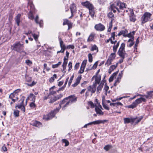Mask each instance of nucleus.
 <instances>
[{
  "instance_id": "49",
  "label": "nucleus",
  "mask_w": 153,
  "mask_h": 153,
  "mask_svg": "<svg viewBox=\"0 0 153 153\" xmlns=\"http://www.w3.org/2000/svg\"><path fill=\"white\" fill-rule=\"evenodd\" d=\"M102 106L103 108L105 109L108 110L109 109V107L106 105L104 104L103 103H102Z\"/></svg>"
},
{
  "instance_id": "34",
  "label": "nucleus",
  "mask_w": 153,
  "mask_h": 153,
  "mask_svg": "<svg viewBox=\"0 0 153 153\" xmlns=\"http://www.w3.org/2000/svg\"><path fill=\"white\" fill-rule=\"evenodd\" d=\"M97 65H98V61H97L96 62H95V63L94 65H93V66H92V68H91L90 69H88V68H87L86 71H88V70H91L92 69H96L97 67Z\"/></svg>"
},
{
  "instance_id": "4",
  "label": "nucleus",
  "mask_w": 153,
  "mask_h": 153,
  "mask_svg": "<svg viewBox=\"0 0 153 153\" xmlns=\"http://www.w3.org/2000/svg\"><path fill=\"white\" fill-rule=\"evenodd\" d=\"M125 44L123 43L121 45V46L118 51V53L121 57H125V51L124 50Z\"/></svg>"
},
{
  "instance_id": "33",
  "label": "nucleus",
  "mask_w": 153,
  "mask_h": 153,
  "mask_svg": "<svg viewBox=\"0 0 153 153\" xmlns=\"http://www.w3.org/2000/svg\"><path fill=\"white\" fill-rule=\"evenodd\" d=\"M108 16L111 19V21H112L114 19V16L113 13L112 12H109L108 14Z\"/></svg>"
},
{
  "instance_id": "15",
  "label": "nucleus",
  "mask_w": 153,
  "mask_h": 153,
  "mask_svg": "<svg viewBox=\"0 0 153 153\" xmlns=\"http://www.w3.org/2000/svg\"><path fill=\"white\" fill-rule=\"evenodd\" d=\"M101 79V77L100 76H97L95 77V83L94 84V87H96V86L97 84H99L100 83Z\"/></svg>"
},
{
  "instance_id": "8",
  "label": "nucleus",
  "mask_w": 153,
  "mask_h": 153,
  "mask_svg": "<svg viewBox=\"0 0 153 153\" xmlns=\"http://www.w3.org/2000/svg\"><path fill=\"white\" fill-rule=\"evenodd\" d=\"M87 62V60H84L83 61L81 66L80 69L79 71V73L82 74L83 73L85 68L86 64Z\"/></svg>"
},
{
  "instance_id": "58",
  "label": "nucleus",
  "mask_w": 153,
  "mask_h": 153,
  "mask_svg": "<svg viewBox=\"0 0 153 153\" xmlns=\"http://www.w3.org/2000/svg\"><path fill=\"white\" fill-rule=\"evenodd\" d=\"M73 78H74V76L73 75L71 77V78L70 79L68 83V85L69 86L71 85V82H72V81L73 79Z\"/></svg>"
},
{
  "instance_id": "50",
  "label": "nucleus",
  "mask_w": 153,
  "mask_h": 153,
  "mask_svg": "<svg viewBox=\"0 0 153 153\" xmlns=\"http://www.w3.org/2000/svg\"><path fill=\"white\" fill-rule=\"evenodd\" d=\"M57 100V97H55L53 98H52L50 100V101L49 102L50 103H52L54 102L56 100Z\"/></svg>"
},
{
  "instance_id": "5",
  "label": "nucleus",
  "mask_w": 153,
  "mask_h": 153,
  "mask_svg": "<svg viewBox=\"0 0 153 153\" xmlns=\"http://www.w3.org/2000/svg\"><path fill=\"white\" fill-rule=\"evenodd\" d=\"M151 16V13L146 12L141 17L142 23L143 24L149 21L150 19V17Z\"/></svg>"
},
{
  "instance_id": "17",
  "label": "nucleus",
  "mask_w": 153,
  "mask_h": 153,
  "mask_svg": "<svg viewBox=\"0 0 153 153\" xmlns=\"http://www.w3.org/2000/svg\"><path fill=\"white\" fill-rule=\"evenodd\" d=\"M32 125L33 126L38 127H40L42 126V124L39 121H33Z\"/></svg>"
},
{
  "instance_id": "18",
  "label": "nucleus",
  "mask_w": 153,
  "mask_h": 153,
  "mask_svg": "<svg viewBox=\"0 0 153 153\" xmlns=\"http://www.w3.org/2000/svg\"><path fill=\"white\" fill-rule=\"evenodd\" d=\"M59 40L61 48L62 50H65L67 48L66 47L65 45L64 44V42L61 39V38H59Z\"/></svg>"
},
{
  "instance_id": "64",
  "label": "nucleus",
  "mask_w": 153,
  "mask_h": 153,
  "mask_svg": "<svg viewBox=\"0 0 153 153\" xmlns=\"http://www.w3.org/2000/svg\"><path fill=\"white\" fill-rule=\"evenodd\" d=\"M35 96L33 95V94L31 93L28 96L27 98L28 99H30L32 98L33 97H34Z\"/></svg>"
},
{
  "instance_id": "23",
  "label": "nucleus",
  "mask_w": 153,
  "mask_h": 153,
  "mask_svg": "<svg viewBox=\"0 0 153 153\" xmlns=\"http://www.w3.org/2000/svg\"><path fill=\"white\" fill-rule=\"evenodd\" d=\"M94 36L95 34L94 33H91L88 39L87 42H89L92 41L94 39Z\"/></svg>"
},
{
  "instance_id": "2",
  "label": "nucleus",
  "mask_w": 153,
  "mask_h": 153,
  "mask_svg": "<svg viewBox=\"0 0 153 153\" xmlns=\"http://www.w3.org/2000/svg\"><path fill=\"white\" fill-rule=\"evenodd\" d=\"M13 50L20 53H24L25 54L27 53L24 50V46L23 44H21L19 42H16L14 43L12 46Z\"/></svg>"
},
{
  "instance_id": "46",
  "label": "nucleus",
  "mask_w": 153,
  "mask_h": 153,
  "mask_svg": "<svg viewBox=\"0 0 153 153\" xmlns=\"http://www.w3.org/2000/svg\"><path fill=\"white\" fill-rule=\"evenodd\" d=\"M25 63L27 65H30L32 64V62L30 60L28 59L25 61Z\"/></svg>"
},
{
  "instance_id": "39",
  "label": "nucleus",
  "mask_w": 153,
  "mask_h": 153,
  "mask_svg": "<svg viewBox=\"0 0 153 153\" xmlns=\"http://www.w3.org/2000/svg\"><path fill=\"white\" fill-rule=\"evenodd\" d=\"M19 111L18 110H16L14 111L13 114L15 117H18L19 116Z\"/></svg>"
},
{
  "instance_id": "57",
  "label": "nucleus",
  "mask_w": 153,
  "mask_h": 153,
  "mask_svg": "<svg viewBox=\"0 0 153 153\" xmlns=\"http://www.w3.org/2000/svg\"><path fill=\"white\" fill-rule=\"evenodd\" d=\"M123 71H122L118 75V77H117L119 78L120 79H121V77L123 76Z\"/></svg>"
},
{
  "instance_id": "16",
  "label": "nucleus",
  "mask_w": 153,
  "mask_h": 153,
  "mask_svg": "<svg viewBox=\"0 0 153 153\" xmlns=\"http://www.w3.org/2000/svg\"><path fill=\"white\" fill-rule=\"evenodd\" d=\"M146 101V100L143 97H140L139 98L137 99L134 102L137 105L138 104L141 103L142 101L145 102Z\"/></svg>"
},
{
  "instance_id": "30",
  "label": "nucleus",
  "mask_w": 153,
  "mask_h": 153,
  "mask_svg": "<svg viewBox=\"0 0 153 153\" xmlns=\"http://www.w3.org/2000/svg\"><path fill=\"white\" fill-rule=\"evenodd\" d=\"M104 85V83H102V82L98 86L97 89V92H98L99 93H100V91Z\"/></svg>"
},
{
  "instance_id": "14",
  "label": "nucleus",
  "mask_w": 153,
  "mask_h": 153,
  "mask_svg": "<svg viewBox=\"0 0 153 153\" xmlns=\"http://www.w3.org/2000/svg\"><path fill=\"white\" fill-rule=\"evenodd\" d=\"M130 14L129 16L130 20L131 21L134 22L135 21V16L134 15L133 11L132 9H130Z\"/></svg>"
},
{
  "instance_id": "43",
  "label": "nucleus",
  "mask_w": 153,
  "mask_h": 153,
  "mask_svg": "<svg viewBox=\"0 0 153 153\" xmlns=\"http://www.w3.org/2000/svg\"><path fill=\"white\" fill-rule=\"evenodd\" d=\"M88 57L89 61L90 62H92L93 60V57L91 54L89 53L88 54Z\"/></svg>"
},
{
  "instance_id": "62",
  "label": "nucleus",
  "mask_w": 153,
  "mask_h": 153,
  "mask_svg": "<svg viewBox=\"0 0 153 153\" xmlns=\"http://www.w3.org/2000/svg\"><path fill=\"white\" fill-rule=\"evenodd\" d=\"M106 0H98V1L100 4H103Z\"/></svg>"
},
{
  "instance_id": "48",
  "label": "nucleus",
  "mask_w": 153,
  "mask_h": 153,
  "mask_svg": "<svg viewBox=\"0 0 153 153\" xmlns=\"http://www.w3.org/2000/svg\"><path fill=\"white\" fill-rule=\"evenodd\" d=\"M32 36L33 38H34V39L36 41H37L38 37V35H37L36 34H33Z\"/></svg>"
},
{
  "instance_id": "11",
  "label": "nucleus",
  "mask_w": 153,
  "mask_h": 153,
  "mask_svg": "<svg viewBox=\"0 0 153 153\" xmlns=\"http://www.w3.org/2000/svg\"><path fill=\"white\" fill-rule=\"evenodd\" d=\"M81 4L88 9H89L90 7L93 6V5L91 4L88 1L82 2Z\"/></svg>"
},
{
  "instance_id": "25",
  "label": "nucleus",
  "mask_w": 153,
  "mask_h": 153,
  "mask_svg": "<svg viewBox=\"0 0 153 153\" xmlns=\"http://www.w3.org/2000/svg\"><path fill=\"white\" fill-rule=\"evenodd\" d=\"M128 32L127 30H122L118 34V35L119 36H120L121 35H123V36L124 37H126L125 36H126V34Z\"/></svg>"
},
{
  "instance_id": "37",
  "label": "nucleus",
  "mask_w": 153,
  "mask_h": 153,
  "mask_svg": "<svg viewBox=\"0 0 153 153\" xmlns=\"http://www.w3.org/2000/svg\"><path fill=\"white\" fill-rule=\"evenodd\" d=\"M115 53L114 52L111 53L109 57V58L110 59L112 60H113L116 57Z\"/></svg>"
},
{
  "instance_id": "35",
  "label": "nucleus",
  "mask_w": 153,
  "mask_h": 153,
  "mask_svg": "<svg viewBox=\"0 0 153 153\" xmlns=\"http://www.w3.org/2000/svg\"><path fill=\"white\" fill-rule=\"evenodd\" d=\"M57 76L55 74H54L53 76L51 77L49 81L50 82H53L54 80V79L56 78Z\"/></svg>"
},
{
  "instance_id": "21",
  "label": "nucleus",
  "mask_w": 153,
  "mask_h": 153,
  "mask_svg": "<svg viewBox=\"0 0 153 153\" xmlns=\"http://www.w3.org/2000/svg\"><path fill=\"white\" fill-rule=\"evenodd\" d=\"M89 14L92 17H93L94 14V10L93 6L90 7L89 9Z\"/></svg>"
},
{
  "instance_id": "55",
  "label": "nucleus",
  "mask_w": 153,
  "mask_h": 153,
  "mask_svg": "<svg viewBox=\"0 0 153 153\" xmlns=\"http://www.w3.org/2000/svg\"><path fill=\"white\" fill-rule=\"evenodd\" d=\"M13 93H11L9 96V98H10L14 102H15V100L13 98Z\"/></svg>"
},
{
  "instance_id": "40",
  "label": "nucleus",
  "mask_w": 153,
  "mask_h": 153,
  "mask_svg": "<svg viewBox=\"0 0 153 153\" xmlns=\"http://www.w3.org/2000/svg\"><path fill=\"white\" fill-rule=\"evenodd\" d=\"M28 15V18L29 19L32 20L34 19V16L33 15L32 13V11L31 10L30 11Z\"/></svg>"
},
{
  "instance_id": "52",
  "label": "nucleus",
  "mask_w": 153,
  "mask_h": 153,
  "mask_svg": "<svg viewBox=\"0 0 153 153\" xmlns=\"http://www.w3.org/2000/svg\"><path fill=\"white\" fill-rule=\"evenodd\" d=\"M36 82H35L34 81H33L31 83V84L27 83V85L28 86L32 87V86H33L34 85H35L36 84Z\"/></svg>"
},
{
  "instance_id": "59",
  "label": "nucleus",
  "mask_w": 153,
  "mask_h": 153,
  "mask_svg": "<svg viewBox=\"0 0 153 153\" xmlns=\"http://www.w3.org/2000/svg\"><path fill=\"white\" fill-rule=\"evenodd\" d=\"M74 45H69L67 47V49L71 48L72 49H74Z\"/></svg>"
},
{
  "instance_id": "26",
  "label": "nucleus",
  "mask_w": 153,
  "mask_h": 153,
  "mask_svg": "<svg viewBox=\"0 0 153 153\" xmlns=\"http://www.w3.org/2000/svg\"><path fill=\"white\" fill-rule=\"evenodd\" d=\"M106 121V120H97L93 121V124L97 125L102 123H104V122Z\"/></svg>"
},
{
  "instance_id": "54",
  "label": "nucleus",
  "mask_w": 153,
  "mask_h": 153,
  "mask_svg": "<svg viewBox=\"0 0 153 153\" xmlns=\"http://www.w3.org/2000/svg\"><path fill=\"white\" fill-rule=\"evenodd\" d=\"M30 107L32 108H34L36 107V105L33 102H32L30 103Z\"/></svg>"
},
{
  "instance_id": "10",
  "label": "nucleus",
  "mask_w": 153,
  "mask_h": 153,
  "mask_svg": "<svg viewBox=\"0 0 153 153\" xmlns=\"http://www.w3.org/2000/svg\"><path fill=\"white\" fill-rule=\"evenodd\" d=\"M137 118H126L124 119V123L125 124L131 122L133 123L135 121V120Z\"/></svg>"
},
{
  "instance_id": "22",
  "label": "nucleus",
  "mask_w": 153,
  "mask_h": 153,
  "mask_svg": "<svg viewBox=\"0 0 153 153\" xmlns=\"http://www.w3.org/2000/svg\"><path fill=\"white\" fill-rule=\"evenodd\" d=\"M147 95H144L143 96L145 97L147 99H150L153 95V91H150L147 92Z\"/></svg>"
},
{
  "instance_id": "27",
  "label": "nucleus",
  "mask_w": 153,
  "mask_h": 153,
  "mask_svg": "<svg viewBox=\"0 0 153 153\" xmlns=\"http://www.w3.org/2000/svg\"><path fill=\"white\" fill-rule=\"evenodd\" d=\"M134 37H133L132 38L129 39L128 40V42H131L128 46V47H131L134 45Z\"/></svg>"
},
{
  "instance_id": "29",
  "label": "nucleus",
  "mask_w": 153,
  "mask_h": 153,
  "mask_svg": "<svg viewBox=\"0 0 153 153\" xmlns=\"http://www.w3.org/2000/svg\"><path fill=\"white\" fill-rule=\"evenodd\" d=\"M117 67V66L114 65L111 66L108 70V73L110 74Z\"/></svg>"
},
{
  "instance_id": "53",
  "label": "nucleus",
  "mask_w": 153,
  "mask_h": 153,
  "mask_svg": "<svg viewBox=\"0 0 153 153\" xmlns=\"http://www.w3.org/2000/svg\"><path fill=\"white\" fill-rule=\"evenodd\" d=\"M81 79V76L78 77L76 79V82L79 84Z\"/></svg>"
},
{
  "instance_id": "6",
  "label": "nucleus",
  "mask_w": 153,
  "mask_h": 153,
  "mask_svg": "<svg viewBox=\"0 0 153 153\" xmlns=\"http://www.w3.org/2000/svg\"><path fill=\"white\" fill-rule=\"evenodd\" d=\"M70 9L71 14V16L69 17V18L73 17L76 12V4L73 3L70 5Z\"/></svg>"
},
{
  "instance_id": "32",
  "label": "nucleus",
  "mask_w": 153,
  "mask_h": 153,
  "mask_svg": "<svg viewBox=\"0 0 153 153\" xmlns=\"http://www.w3.org/2000/svg\"><path fill=\"white\" fill-rule=\"evenodd\" d=\"M119 42H118L116 45H114L113 47V51L114 52L116 53L117 49L119 45Z\"/></svg>"
},
{
  "instance_id": "13",
  "label": "nucleus",
  "mask_w": 153,
  "mask_h": 153,
  "mask_svg": "<svg viewBox=\"0 0 153 153\" xmlns=\"http://www.w3.org/2000/svg\"><path fill=\"white\" fill-rule=\"evenodd\" d=\"M116 5L118 6L119 8L120 9H123L124 8H126V4L123 3L121 2L120 1H117L116 2Z\"/></svg>"
},
{
  "instance_id": "7",
  "label": "nucleus",
  "mask_w": 153,
  "mask_h": 153,
  "mask_svg": "<svg viewBox=\"0 0 153 153\" xmlns=\"http://www.w3.org/2000/svg\"><path fill=\"white\" fill-rule=\"evenodd\" d=\"M24 97H23L19 101H21L20 104L18 105L15 107L16 108H18L19 109H21V110H22L23 112H25V108L23 105L24 100Z\"/></svg>"
},
{
  "instance_id": "60",
  "label": "nucleus",
  "mask_w": 153,
  "mask_h": 153,
  "mask_svg": "<svg viewBox=\"0 0 153 153\" xmlns=\"http://www.w3.org/2000/svg\"><path fill=\"white\" fill-rule=\"evenodd\" d=\"M136 118H137L135 120L137 119V121L136 122H135L136 123H138L143 118L142 117H141L138 118L137 117H136Z\"/></svg>"
},
{
  "instance_id": "19",
  "label": "nucleus",
  "mask_w": 153,
  "mask_h": 153,
  "mask_svg": "<svg viewBox=\"0 0 153 153\" xmlns=\"http://www.w3.org/2000/svg\"><path fill=\"white\" fill-rule=\"evenodd\" d=\"M95 110L97 114L101 115H103V114L104 113L101 111L100 108L96 105L95 106Z\"/></svg>"
},
{
  "instance_id": "9",
  "label": "nucleus",
  "mask_w": 153,
  "mask_h": 153,
  "mask_svg": "<svg viewBox=\"0 0 153 153\" xmlns=\"http://www.w3.org/2000/svg\"><path fill=\"white\" fill-rule=\"evenodd\" d=\"M95 28L97 30L100 31H103L105 29L104 26L101 23L96 25L95 26Z\"/></svg>"
},
{
  "instance_id": "3",
  "label": "nucleus",
  "mask_w": 153,
  "mask_h": 153,
  "mask_svg": "<svg viewBox=\"0 0 153 153\" xmlns=\"http://www.w3.org/2000/svg\"><path fill=\"white\" fill-rule=\"evenodd\" d=\"M59 110V108H56L54 110L51 111L47 115H44L43 116V119L46 120H48L51 119L54 117L55 114L58 112Z\"/></svg>"
},
{
  "instance_id": "42",
  "label": "nucleus",
  "mask_w": 153,
  "mask_h": 153,
  "mask_svg": "<svg viewBox=\"0 0 153 153\" xmlns=\"http://www.w3.org/2000/svg\"><path fill=\"white\" fill-rule=\"evenodd\" d=\"M61 62H59L58 63L55 64L53 65H52V67L53 68H57L59 67V66L61 64Z\"/></svg>"
},
{
  "instance_id": "28",
  "label": "nucleus",
  "mask_w": 153,
  "mask_h": 153,
  "mask_svg": "<svg viewBox=\"0 0 153 153\" xmlns=\"http://www.w3.org/2000/svg\"><path fill=\"white\" fill-rule=\"evenodd\" d=\"M68 59H66L65 57L64 59V61L62 65V67L63 70H65L66 68V65L68 62Z\"/></svg>"
},
{
  "instance_id": "41",
  "label": "nucleus",
  "mask_w": 153,
  "mask_h": 153,
  "mask_svg": "<svg viewBox=\"0 0 153 153\" xmlns=\"http://www.w3.org/2000/svg\"><path fill=\"white\" fill-rule=\"evenodd\" d=\"M94 50H97V52L98 51V48L95 45H94L92 46L91 49V51H93Z\"/></svg>"
},
{
  "instance_id": "36",
  "label": "nucleus",
  "mask_w": 153,
  "mask_h": 153,
  "mask_svg": "<svg viewBox=\"0 0 153 153\" xmlns=\"http://www.w3.org/2000/svg\"><path fill=\"white\" fill-rule=\"evenodd\" d=\"M137 106L135 103L134 102H133L131 104L128 106V107L129 108H131L133 109L135 107Z\"/></svg>"
},
{
  "instance_id": "31",
  "label": "nucleus",
  "mask_w": 153,
  "mask_h": 153,
  "mask_svg": "<svg viewBox=\"0 0 153 153\" xmlns=\"http://www.w3.org/2000/svg\"><path fill=\"white\" fill-rule=\"evenodd\" d=\"M135 33V31H133L131 32H130L129 33L126 34V36H125L126 37H131V38H132L133 37H134L133 36L134 35Z\"/></svg>"
},
{
  "instance_id": "1",
  "label": "nucleus",
  "mask_w": 153,
  "mask_h": 153,
  "mask_svg": "<svg viewBox=\"0 0 153 153\" xmlns=\"http://www.w3.org/2000/svg\"><path fill=\"white\" fill-rule=\"evenodd\" d=\"M77 100V97H75L74 95H70L68 97L65 98L62 100L60 101L59 104V109L61 108V105L65 103L62 109H64L65 108Z\"/></svg>"
},
{
  "instance_id": "20",
  "label": "nucleus",
  "mask_w": 153,
  "mask_h": 153,
  "mask_svg": "<svg viewBox=\"0 0 153 153\" xmlns=\"http://www.w3.org/2000/svg\"><path fill=\"white\" fill-rule=\"evenodd\" d=\"M68 25V29H69L70 27H71L72 25L71 23L67 19H65L64 20L63 25Z\"/></svg>"
},
{
  "instance_id": "38",
  "label": "nucleus",
  "mask_w": 153,
  "mask_h": 153,
  "mask_svg": "<svg viewBox=\"0 0 153 153\" xmlns=\"http://www.w3.org/2000/svg\"><path fill=\"white\" fill-rule=\"evenodd\" d=\"M112 61L110 59L108 58L106 62L105 65L107 66H108L110 65L111 64V62Z\"/></svg>"
},
{
  "instance_id": "24",
  "label": "nucleus",
  "mask_w": 153,
  "mask_h": 153,
  "mask_svg": "<svg viewBox=\"0 0 153 153\" xmlns=\"http://www.w3.org/2000/svg\"><path fill=\"white\" fill-rule=\"evenodd\" d=\"M95 87L94 88L93 86L90 85L87 88L88 91H90L91 92L93 93H94L95 91Z\"/></svg>"
},
{
  "instance_id": "61",
  "label": "nucleus",
  "mask_w": 153,
  "mask_h": 153,
  "mask_svg": "<svg viewBox=\"0 0 153 153\" xmlns=\"http://www.w3.org/2000/svg\"><path fill=\"white\" fill-rule=\"evenodd\" d=\"M79 63H77L74 66V68L75 69H77L79 66Z\"/></svg>"
},
{
  "instance_id": "63",
  "label": "nucleus",
  "mask_w": 153,
  "mask_h": 153,
  "mask_svg": "<svg viewBox=\"0 0 153 153\" xmlns=\"http://www.w3.org/2000/svg\"><path fill=\"white\" fill-rule=\"evenodd\" d=\"M109 87L108 86L106 85V84H105V86L104 88V90L105 91H107L109 89Z\"/></svg>"
},
{
  "instance_id": "51",
  "label": "nucleus",
  "mask_w": 153,
  "mask_h": 153,
  "mask_svg": "<svg viewBox=\"0 0 153 153\" xmlns=\"http://www.w3.org/2000/svg\"><path fill=\"white\" fill-rule=\"evenodd\" d=\"M89 105H90L92 108H94L95 106L94 104L92 101H89L88 102Z\"/></svg>"
},
{
  "instance_id": "45",
  "label": "nucleus",
  "mask_w": 153,
  "mask_h": 153,
  "mask_svg": "<svg viewBox=\"0 0 153 153\" xmlns=\"http://www.w3.org/2000/svg\"><path fill=\"white\" fill-rule=\"evenodd\" d=\"M62 142L65 143V146H67L69 144V142L66 139H63Z\"/></svg>"
},
{
  "instance_id": "12",
  "label": "nucleus",
  "mask_w": 153,
  "mask_h": 153,
  "mask_svg": "<svg viewBox=\"0 0 153 153\" xmlns=\"http://www.w3.org/2000/svg\"><path fill=\"white\" fill-rule=\"evenodd\" d=\"M21 14L20 13L18 14L15 18V20L16 23L17 24L18 26H19V23L21 22Z\"/></svg>"
},
{
  "instance_id": "47",
  "label": "nucleus",
  "mask_w": 153,
  "mask_h": 153,
  "mask_svg": "<svg viewBox=\"0 0 153 153\" xmlns=\"http://www.w3.org/2000/svg\"><path fill=\"white\" fill-rule=\"evenodd\" d=\"M115 33L114 32L112 33L111 34V36L110 38L112 40H114L115 39Z\"/></svg>"
},
{
  "instance_id": "56",
  "label": "nucleus",
  "mask_w": 153,
  "mask_h": 153,
  "mask_svg": "<svg viewBox=\"0 0 153 153\" xmlns=\"http://www.w3.org/2000/svg\"><path fill=\"white\" fill-rule=\"evenodd\" d=\"M68 66L69 67L68 71H69L72 68V63L71 62H69L68 64Z\"/></svg>"
},
{
  "instance_id": "44",
  "label": "nucleus",
  "mask_w": 153,
  "mask_h": 153,
  "mask_svg": "<svg viewBox=\"0 0 153 153\" xmlns=\"http://www.w3.org/2000/svg\"><path fill=\"white\" fill-rule=\"evenodd\" d=\"M111 147V146L110 145H107L104 147V149L106 151L108 150Z\"/></svg>"
}]
</instances>
